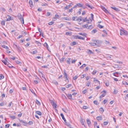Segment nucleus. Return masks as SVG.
<instances>
[{
    "instance_id": "a19ab883",
    "label": "nucleus",
    "mask_w": 128,
    "mask_h": 128,
    "mask_svg": "<svg viewBox=\"0 0 128 128\" xmlns=\"http://www.w3.org/2000/svg\"><path fill=\"white\" fill-rule=\"evenodd\" d=\"M118 91L115 90H114L113 92V93L114 94H116L118 92Z\"/></svg>"
},
{
    "instance_id": "3c124183",
    "label": "nucleus",
    "mask_w": 128,
    "mask_h": 128,
    "mask_svg": "<svg viewBox=\"0 0 128 128\" xmlns=\"http://www.w3.org/2000/svg\"><path fill=\"white\" fill-rule=\"evenodd\" d=\"M4 78V76L2 75L1 74L0 76V80L3 79Z\"/></svg>"
},
{
    "instance_id": "de8ad7c7",
    "label": "nucleus",
    "mask_w": 128,
    "mask_h": 128,
    "mask_svg": "<svg viewBox=\"0 0 128 128\" xmlns=\"http://www.w3.org/2000/svg\"><path fill=\"white\" fill-rule=\"evenodd\" d=\"M64 120V122L66 123V125H67L68 126L70 125V124H68L66 122V120L65 118L64 119V120Z\"/></svg>"
},
{
    "instance_id": "052dcab7",
    "label": "nucleus",
    "mask_w": 128,
    "mask_h": 128,
    "mask_svg": "<svg viewBox=\"0 0 128 128\" xmlns=\"http://www.w3.org/2000/svg\"><path fill=\"white\" fill-rule=\"evenodd\" d=\"M76 61V60H72L71 62V63L72 64L75 63Z\"/></svg>"
},
{
    "instance_id": "c85d7f7f",
    "label": "nucleus",
    "mask_w": 128,
    "mask_h": 128,
    "mask_svg": "<svg viewBox=\"0 0 128 128\" xmlns=\"http://www.w3.org/2000/svg\"><path fill=\"white\" fill-rule=\"evenodd\" d=\"M87 53L88 54H90L92 53V51L90 50H88Z\"/></svg>"
},
{
    "instance_id": "473e14b6",
    "label": "nucleus",
    "mask_w": 128,
    "mask_h": 128,
    "mask_svg": "<svg viewBox=\"0 0 128 128\" xmlns=\"http://www.w3.org/2000/svg\"><path fill=\"white\" fill-rule=\"evenodd\" d=\"M64 58H62L60 59V62H63L64 60Z\"/></svg>"
},
{
    "instance_id": "6ab92c4d",
    "label": "nucleus",
    "mask_w": 128,
    "mask_h": 128,
    "mask_svg": "<svg viewBox=\"0 0 128 128\" xmlns=\"http://www.w3.org/2000/svg\"><path fill=\"white\" fill-rule=\"evenodd\" d=\"M89 44L90 45L93 46H94L97 45V44L94 42H89Z\"/></svg>"
},
{
    "instance_id": "c03bdc74",
    "label": "nucleus",
    "mask_w": 128,
    "mask_h": 128,
    "mask_svg": "<svg viewBox=\"0 0 128 128\" xmlns=\"http://www.w3.org/2000/svg\"><path fill=\"white\" fill-rule=\"evenodd\" d=\"M87 91L86 90L82 91V93L83 94H85L87 92Z\"/></svg>"
},
{
    "instance_id": "a211bd4d",
    "label": "nucleus",
    "mask_w": 128,
    "mask_h": 128,
    "mask_svg": "<svg viewBox=\"0 0 128 128\" xmlns=\"http://www.w3.org/2000/svg\"><path fill=\"white\" fill-rule=\"evenodd\" d=\"M44 47H46L47 50H49L48 48V46L46 42H45L44 43Z\"/></svg>"
},
{
    "instance_id": "603ef678",
    "label": "nucleus",
    "mask_w": 128,
    "mask_h": 128,
    "mask_svg": "<svg viewBox=\"0 0 128 128\" xmlns=\"http://www.w3.org/2000/svg\"><path fill=\"white\" fill-rule=\"evenodd\" d=\"M16 62L18 64H21V62L18 60H16Z\"/></svg>"
},
{
    "instance_id": "412c9836",
    "label": "nucleus",
    "mask_w": 128,
    "mask_h": 128,
    "mask_svg": "<svg viewBox=\"0 0 128 128\" xmlns=\"http://www.w3.org/2000/svg\"><path fill=\"white\" fill-rule=\"evenodd\" d=\"M36 114L40 116H41L42 114L41 112L39 111H36Z\"/></svg>"
},
{
    "instance_id": "e2e57ef3",
    "label": "nucleus",
    "mask_w": 128,
    "mask_h": 128,
    "mask_svg": "<svg viewBox=\"0 0 128 128\" xmlns=\"http://www.w3.org/2000/svg\"><path fill=\"white\" fill-rule=\"evenodd\" d=\"M94 103L96 104L97 105L98 104V102L96 100H94Z\"/></svg>"
},
{
    "instance_id": "680f3d73",
    "label": "nucleus",
    "mask_w": 128,
    "mask_h": 128,
    "mask_svg": "<svg viewBox=\"0 0 128 128\" xmlns=\"http://www.w3.org/2000/svg\"><path fill=\"white\" fill-rule=\"evenodd\" d=\"M33 123L32 121H29L28 123V124H32Z\"/></svg>"
},
{
    "instance_id": "423d86ee",
    "label": "nucleus",
    "mask_w": 128,
    "mask_h": 128,
    "mask_svg": "<svg viewBox=\"0 0 128 128\" xmlns=\"http://www.w3.org/2000/svg\"><path fill=\"white\" fill-rule=\"evenodd\" d=\"M20 122L22 123V124L24 126H26L28 124L25 121H24L23 120H20Z\"/></svg>"
},
{
    "instance_id": "49530a36",
    "label": "nucleus",
    "mask_w": 128,
    "mask_h": 128,
    "mask_svg": "<svg viewBox=\"0 0 128 128\" xmlns=\"http://www.w3.org/2000/svg\"><path fill=\"white\" fill-rule=\"evenodd\" d=\"M53 82L56 84H58V82L56 80H54L53 81Z\"/></svg>"
},
{
    "instance_id": "6e6d98bb",
    "label": "nucleus",
    "mask_w": 128,
    "mask_h": 128,
    "mask_svg": "<svg viewBox=\"0 0 128 128\" xmlns=\"http://www.w3.org/2000/svg\"><path fill=\"white\" fill-rule=\"evenodd\" d=\"M90 82H88L87 83H86V86H90Z\"/></svg>"
},
{
    "instance_id": "a878e982",
    "label": "nucleus",
    "mask_w": 128,
    "mask_h": 128,
    "mask_svg": "<svg viewBox=\"0 0 128 128\" xmlns=\"http://www.w3.org/2000/svg\"><path fill=\"white\" fill-rule=\"evenodd\" d=\"M2 47L3 48H4L6 49H8V47L4 45H2Z\"/></svg>"
},
{
    "instance_id": "09e8293b",
    "label": "nucleus",
    "mask_w": 128,
    "mask_h": 128,
    "mask_svg": "<svg viewBox=\"0 0 128 128\" xmlns=\"http://www.w3.org/2000/svg\"><path fill=\"white\" fill-rule=\"evenodd\" d=\"M1 24L2 25H5V22L3 20L1 22Z\"/></svg>"
},
{
    "instance_id": "4468645a",
    "label": "nucleus",
    "mask_w": 128,
    "mask_h": 128,
    "mask_svg": "<svg viewBox=\"0 0 128 128\" xmlns=\"http://www.w3.org/2000/svg\"><path fill=\"white\" fill-rule=\"evenodd\" d=\"M7 16L8 18L7 19V20H6V21H9L10 20H12L11 17L10 16L8 15H7Z\"/></svg>"
},
{
    "instance_id": "f3484780",
    "label": "nucleus",
    "mask_w": 128,
    "mask_h": 128,
    "mask_svg": "<svg viewBox=\"0 0 128 128\" xmlns=\"http://www.w3.org/2000/svg\"><path fill=\"white\" fill-rule=\"evenodd\" d=\"M96 119L98 120H102V117L101 116H97L96 117Z\"/></svg>"
},
{
    "instance_id": "69168bd1",
    "label": "nucleus",
    "mask_w": 128,
    "mask_h": 128,
    "mask_svg": "<svg viewBox=\"0 0 128 128\" xmlns=\"http://www.w3.org/2000/svg\"><path fill=\"white\" fill-rule=\"evenodd\" d=\"M113 9L116 11H118V9L114 7V8H113Z\"/></svg>"
},
{
    "instance_id": "f8f14e48",
    "label": "nucleus",
    "mask_w": 128,
    "mask_h": 128,
    "mask_svg": "<svg viewBox=\"0 0 128 128\" xmlns=\"http://www.w3.org/2000/svg\"><path fill=\"white\" fill-rule=\"evenodd\" d=\"M102 8L106 13H108V10H107L104 7L102 6Z\"/></svg>"
},
{
    "instance_id": "72a5a7b5",
    "label": "nucleus",
    "mask_w": 128,
    "mask_h": 128,
    "mask_svg": "<svg viewBox=\"0 0 128 128\" xmlns=\"http://www.w3.org/2000/svg\"><path fill=\"white\" fill-rule=\"evenodd\" d=\"M86 65L85 64H84L82 66H81L80 67V68L82 69L84 67H85Z\"/></svg>"
},
{
    "instance_id": "cd10ccee",
    "label": "nucleus",
    "mask_w": 128,
    "mask_h": 128,
    "mask_svg": "<svg viewBox=\"0 0 128 128\" xmlns=\"http://www.w3.org/2000/svg\"><path fill=\"white\" fill-rule=\"evenodd\" d=\"M98 27L100 28H103V26H102L100 24L98 25Z\"/></svg>"
},
{
    "instance_id": "13d9d810",
    "label": "nucleus",
    "mask_w": 128,
    "mask_h": 128,
    "mask_svg": "<svg viewBox=\"0 0 128 128\" xmlns=\"http://www.w3.org/2000/svg\"><path fill=\"white\" fill-rule=\"evenodd\" d=\"M3 62L5 65H7L8 64V63L6 61H4V62L3 61Z\"/></svg>"
},
{
    "instance_id": "5701e85b",
    "label": "nucleus",
    "mask_w": 128,
    "mask_h": 128,
    "mask_svg": "<svg viewBox=\"0 0 128 128\" xmlns=\"http://www.w3.org/2000/svg\"><path fill=\"white\" fill-rule=\"evenodd\" d=\"M10 117L12 120H13L16 118L15 116H9Z\"/></svg>"
},
{
    "instance_id": "6e6552de",
    "label": "nucleus",
    "mask_w": 128,
    "mask_h": 128,
    "mask_svg": "<svg viewBox=\"0 0 128 128\" xmlns=\"http://www.w3.org/2000/svg\"><path fill=\"white\" fill-rule=\"evenodd\" d=\"M29 4L31 8H32L34 6V5L32 4V0H30Z\"/></svg>"
},
{
    "instance_id": "9b49d317",
    "label": "nucleus",
    "mask_w": 128,
    "mask_h": 128,
    "mask_svg": "<svg viewBox=\"0 0 128 128\" xmlns=\"http://www.w3.org/2000/svg\"><path fill=\"white\" fill-rule=\"evenodd\" d=\"M87 124L88 126H90L91 124V122L90 120L88 118L86 120Z\"/></svg>"
},
{
    "instance_id": "e433bc0d",
    "label": "nucleus",
    "mask_w": 128,
    "mask_h": 128,
    "mask_svg": "<svg viewBox=\"0 0 128 128\" xmlns=\"http://www.w3.org/2000/svg\"><path fill=\"white\" fill-rule=\"evenodd\" d=\"M60 116L62 117V118L63 120H64V119H65V118H64V115L62 113H61L60 114Z\"/></svg>"
},
{
    "instance_id": "f704fd0d",
    "label": "nucleus",
    "mask_w": 128,
    "mask_h": 128,
    "mask_svg": "<svg viewBox=\"0 0 128 128\" xmlns=\"http://www.w3.org/2000/svg\"><path fill=\"white\" fill-rule=\"evenodd\" d=\"M7 66L8 67H9L10 68H14V67L12 66H11V65L9 64L8 63V64H7Z\"/></svg>"
},
{
    "instance_id": "c9c22d12",
    "label": "nucleus",
    "mask_w": 128,
    "mask_h": 128,
    "mask_svg": "<svg viewBox=\"0 0 128 128\" xmlns=\"http://www.w3.org/2000/svg\"><path fill=\"white\" fill-rule=\"evenodd\" d=\"M72 86V84H68L66 86V88H68L71 87Z\"/></svg>"
},
{
    "instance_id": "5fc2aeb1",
    "label": "nucleus",
    "mask_w": 128,
    "mask_h": 128,
    "mask_svg": "<svg viewBox=\"0 0 128 128\" xmlns=\"http://www.w3.org/2000/svg\"><path fill=\"white\" fill-rule=\"evenodd\" d=\"M95 42V43H96V44H97V45L98 44H100V41L98 40H96Z\"/></svg>"
},
{
    "instance_id": "4c0bfd02",
    "label": "nucleus",
    "mask_w": 128,
    "mask_h": 128,
    "mask_svg": "<svg viewBox=\"0 0 128 128\" xmlns=\"http://www.w3.org/2000/svg\"><path fill=\"white\" fill-rule=\"evenodd\" d=\"M108 121L104 122V125H106L108 123Z\"/></svg>"
},
{
    "instance_id": "bf43d9fd",
    "label": "nucleus",
    "mask_w": 128,
    "mask_h": 128,
    "mask_svg": "<svg viewBox=\"0 0 128 128\" xmlns=\"http://www.w3.org/2000/svg\"><path fill=\"white\" fill-rule=\"evenodd\" d=\"M88 67H86L84 69V70L85 72H86L88 70Z\"/></svg>"
},
{
    "instance_id": "ea45409f",
    "label": "nucleus",
    "mask_w": 128,
    "mask_h": 128,
    "mask_svg": "<svg viewBox=\"0 0 128 128\" xmlns=\"http://www.w3.org/2000/svg\"><path fill=\"white\" fill-rule=\"evenodd\" d=\"M76 44V42H74L71 43V45L72 46H74Z\"/></svg>"
},
{
    "instance_id": "2f4dec72",
    "label": "nucleus",
    "mask_w": 128,
    "mask_h": 128,
    "mask_svg": "<svg viewBox=\"0 0 128 128\" xmlns=\"http://www.w3.org/2000/svg\"><path fill=\"white\" fill-rule=\"evenodd\" d=\"M37 52V51L36 50H35L34 51L32 52H31L30 53L33 54H36Z\"/></svg>"
},
{
    "instance_id": "0e129e2a",
    "label": "nucleus",
    "mask_w": 128,
    "mask_h": 128,
    "mask_svg": "<svg viewBox=\"0 0 128 128\" xmlns=\"http://www.w3.org/2000/svg\"><path fill=\"white\" fill-rule=\"evenodd\" d=\"M5 105L4 103V102H2L0 103V106H2Z\"/></svg>"
},
{
    "instance_id": "20e7f679",
    "label": "nucleus",
    "mask_w": 128,
    "mask_h": 128,
    "mask_svg": "<svg viewBox=\"0 0 128 128\" xmlns=\"http://www.w3.org/2000/svg\"><path fill=\"white\" fill-rule=\"evenodd\" d=\"M14 46H15L17 50L19 52L21 50V48L18 46L16 44H14Z\"/></svg>"
},
{
    "instance_id": "864d4df0",
    "label": "nucleus",
    "mask_w": 128,
    "mask_h": 128,
    "mask_svg": "<svg viewBox=\"0 0 128 128\" xmlns=\"http://www.w3.org/2000/svg\"><path fill=\"white\" fill-rule=\"evenodd\" d=\"M78 76H76L73 78V79L74 80H76L78 78Z\"/></svg>"
},
{
    "instance_id": "a18cd8bd",
    "label": "nucleus",
    "mask_w": 128,
    "mask_h": 128,
    "mask_svg": "<svg viewBox=\"0 0 128 128\" xmlns=\"http://www.w3.org/2000/svg\"><path fill=\"white\" fill-rule=\"evenodd\" d=\"M88 24H86L85 25H82V27L83 28H87V27Z\"/></svg>"
},
{
    "instance_id": "79ce46f5",
    "label": "nucleus",
    "mask_w": 128,
    "mask_h": 128,
    "mask_svg": "<svg viewBox=\"0 0 128 128\" xmlns=\"http://www.w3.org/2000/svg\"><path fill=\"white\" fill-rule=\"evenodd\" d=\"M122 84H124L127 85H128V84L127 83V82H126L125 81L122 82Z\"/></svg>"
},
{
    "instance_id": "39448f33",
    "label": "nucleus",
    "mask_w": 128,
    "mask_h": 128,
    "mask_svg": "<svg viewBox=\"0 0 128 128\" xmlns=\"http://www.w3.org/2000/svg\"><path fill=\"white\" fill-rule=\"evenodd\" d=\"M76 39H79L80 40H84V38L80 36L77 35L76 36Z\"/></svg>"
},
{
    "instance_id": "dca6fc26",
    "label": "nucleus",
    "mask_w": 128,
    "mask_h": 128,
    "mask_svg": "<svg viewBox=\"0 0 128 128\" xmlns=\"http://www.w3.org/2000/svg\"><path fill=\"white\" fill-rule=\"evenodd\" d=\"M66 62L68 64H70L71 58H68L66 60Z\"/></svg>"
},
{
    "instance_id": "393cba45",
    "label": "nucleus",
    "mask_w": 128,
    "mask_h": 128,
    "mask_svg": "<svg viewBox=\"0 0 128 128\" xmlns=\"http://www.w3.org/2000/svg\"><path fill=\"white\" fill-rule=\"evenodd\" d=\"M99 110L100 111V112L102 113H103L104 111V109L102 108H100Z\"/></svg>"
},
{
    "instance_id": "7c9ffc66",
    "label": "nucleus",
    "mask_w": 128,
    "mask_h": 128,
    "mask_svg": "<svg viewBox=\"0 0 128 128\" xmlns=\"http://www.w3.org/2000/svg\"><path fill=\"white\" fill-rule=\"evenodd\" d=\"M36 103L39 106L40 104V102L37 100H36Z\"/></svg>"
},
{
    "instance_id": "774afa93",
    "label": "nucleus",
    "mask_w": 128,
    "mask_h": 128,
    "mask_svg": "<svg viewBox=\"0 0 128 128\" xmlns=\"http://www.w3.org/2000/svg\"><path fill=\"white\" fill-rule=\"evenodd\" d=\"M83 22H85L86 21H87V20L86 18H84V19L83 20Z\"/></svg>"
},
{
    "instance_id": "2eb2a0df",
    "label": "nucleus",
    "mask_w": 128,
    "mask_h": 128,
    "mask_svg": "<svg viewBox=\"0 0 128 128\" xmlns=\"http://www.w3.org/2000/svg\"><path fill=\"white\" fill-rule=\"evenodd\" d=\"M90 18L91 19H90V22H91L92 20L94 19V15L92 14H90Z\"/></svg>"
},
{
    "instance_id": "aec40b11",
    "label": "nucleus",
    "mask_w": 128,
    "mask_h": 128,
    "mask_svg": "<svg viewBox=\"0 0 128 128\" xmlns=\"http://www.w3.org/2000/svg\"><path fill=\"white\" fill-rule=\"evenodd\" d=\"M78 34L85 37H86L87 35L85 33H79Z\"/></svg>"
},
{
    "instance_id": "4d7b16f0",
    "label": "nucleus",
    "mask_w": 128,
    "mask_h": 128,
    "mask_svg": "<svg viewBox=\"0 0 128 128\" xmlns=\"http://www.w3.org/2000/svg\"><path fill=\"white\" fill-rule=\"evenodd\" d=\"M77 18V16H73L72 17V20L74 21H75V18Z\"/></svg>"
},
{
    "instance_id": "ddd939ff",
    "label": "nucleus",
    "mask_w": 128,
    "mask_h": 128,
    "mask_svg": "<svg viewBox=\"0 0 128 128\" xmlns=\"http://www.w3.org/2000/svg\"><path fill=\"white\" fill-rule=\"evenodd\" d=\"M85 5L86 6H88V7L90 8L91 9H92L94 8V7L93 6H90L88 3H86L85 4Z\"/></svg>"
},
{
    "instance_id": "f03ea898",
    "label": "nucleus",
    "mask_w": 128,
    "mask_h": 128,
    "mask_svg": "<svg viewBox=\"0 0 128 128\" xmlns=\"http://www.w3.org/2000/svg\"><path fill=\"white\" fill-rule=\"evenodd\" d=\"M120 35H122L123 34L126 35L127 34V32L124 30H120Z\"/></svg>"
},
{
    "instance_id": "4be33fe9",
    "label": "nucleus",
    "mask_w": 128,
    "mask_h": 128,
    "mask_svg": "<svg viewBox=\"0 0 128 128\" xmlns=\"http://www.w3.org/2000/svg\"><path fill=\"white\" fill-rule=\"evenodd\" d=\"M97 32V30L96 29H95L92 30L91 32L92 34H94L96 33Z\"/></svg>"
},
{
    "instance_id": "bb28decb",
    "label": "nucleus",
    "mask_w": 128,
    "mask_h": 128,
    "mask_svg": "<svg viewBox=\"0 0 128 128\" xmlns=\"http://www.w3.org/2000/svg\"><path fill=\"white\" fill-rule=\"evenodd\" d=\"M66 34L67 35H71V32H67L66 33Z\"/></svg>"
},
{
    "instance_id": "58836bf2",
    "label": "nucleus",
    "mask_w": 128,
    "mask_h": 128,
    "mask_svg": "<svg viewBox=\"0 0 128 128\" xmlns=\"http://www.w3.org/2000/svg\"><path fill=\"white\" fill-rule=\"evenodd\" d=\"M104 83L105 84L106 86H108L109 85V84L108 82H104Z\"/></svg>"
},
{
    "instance_id": "37998d69",
    "label": "nucleus",
    "mask_w": 128,
    "mask_h": 128,
    "mask_svg": "<svg viewBox=\"0 0 128 128\" xmlns=\"http://www.w3.org/2000/svg\"><path fill=\"white\" fill-rule=\"evenodd\" d=\"M84 109H86L88 108V107L87 106H84L82 107Z\"/></svg>"
},
{
    "instance_id": "0eeeda50",
    "label": "nucleus",
    "mask_w": 128,
    "mask_h": 128,
    "mask_svg": "<svg viewBox=\"0 0 128 128\" xmlns=\"http://www.w3.org/2000/svg\"><path fill=\"white\" fill-rule=\"evenodd\" d=\"M102 92H104V93H103V94H102L100 96V98H101V97H104L106 95V91L105 90H104L101 93H102Z\"/></svg>"
},
{
    "instance_id": "9d476101",
    "label": "nucleus",
    "mask_w": 128,
    "mask_h": 128,
    "mask_svg": "<svg viewBox=\"0 0 128 128\" xmlns=\"http://www.w3.org/2000/svg\"><path fill=\"white\" fill-rule=\"evenodd\" d=\"M67 97L70 99H72V95L70 94H66Z\"/></svg>"
},
{
    "instance_id": "8fccbe9b",
    "label": "nucleus",
    "mask_w": 128,
    "mask_h": 128,
    "mask_svg": "<svg viewBox=\"0 0 128 128\" xmlns=\"http://www.w3.org/2000/svg\"><path fill=\"white\" fill-rule=\"evenodd\" d=\"M54 23V22H49L48 23V24L50 25H52V24H53Z\"/></svg>"
},
{
    "instance_id": "7ed1b4c3",
    "label": "nucleus",
    "mask_w": 128,
    "mask_h": 128,
    "mask_svg": "<svg viewBox=\"0 0 128 128\" xmlns=\"http://www.w3.org/2000/svg\"><path fill=\"white\" fill-rule=\"evenodd\" d=\"M64 72V77L65 78H66V80H68L67 75L66 72V71L65 70H64L63 71Z\"/></svg>"
},
{
    "instance_id": "f257e3e1",
    "label": "nucleus",
    "mask_w": 128,
    "mask_h": 128,
    "mask_svg": "<svg viewBox=\"0 0 128 128\" xmlns=\"http://www.w3.org/2000/svg\"><path fill=\"white\" fill-rule=\"evenodd\" d=\"M17 16L20 20L22 24H24V19L22 16L20 14H18Z\"/></svg>"
},
{
    "instance_id": "338daca9",
    "label": "nucleus",
    "mask_w": 128,
    "mask_h": 128,
    "mask_svg": "<svg viewBox=\"0 0 128 128\" xmlns=\"http://www.w3.org/2000/svg\"><path fill=\"white\" fill-rule=\"evenodd\" d=\"M10 124H7L5 126L6 128H8L10 126Z\"/></svg>"
},
{
    "instance_id": "1a4fd4ad",
    "label": "nucleus",
    "mask_w": 128,
    "mask_h": 128,
    "mask_svg": "<svg viewBox=\"0 0 128 128\" xmlns=\"http://www.w3.org/2000/svg\"><path fill=\"white\" fill-rule=\"evenodd\" d=\"M52 104V106L54 108H56V106H57V105L54 102H51Z\"/></svg>"
},
{
    "instance_id": "b1692460",
    "label": "nucleus",
    "mask_w": 128,
    "mask_h": 128,
    "mask_svg": "<svg viewBox=\"0 0 128 128\" xmlns=\"http://www.w3.org/2000/svg\"><path fill=\"white\" fill-rule=\"evenodd\" d=\"M70 6H71L70 4L69 5L67 6H66L64 8L66 10L70 8Z\"/></svg>"
},
{
    "instance_id": "c756f323",
    "label": "nucleus",
    "mask_w": 128,
    "mask_h": 128,
    "mask_svg": "<svg viewBox=\"0 0 128 128\" xmlns=\"http://www.w3.org/2000/svg\"><path fill=\"white\" fill-rule=\"evenodd\" d=\"M76 6L80 7H82V5L80 3H78L77 4Z\"/></svg>"
}]
</instances>
